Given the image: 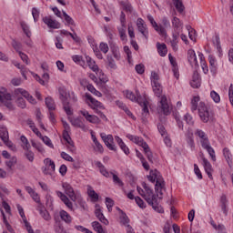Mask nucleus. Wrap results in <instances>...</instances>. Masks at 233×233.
I'll use <instances>...</instances> for the list:
<instances>
[{
	"label": "nucleus",
	"instance_id": "f257e3e1",
	"mask_svg": "<svg viewBox=\"0 0 233 233\" xmlns=\"http://www.w3.org/2000/svg\"><path fill=\"white\" fill-rule=\"evenodd\" d=\"M147 179L151 183H156L155 190L157 196H163V192H165L167 188L165 187V179H163L161 173L157 169L151 170L149 176H147Z\"/></svg>",
	"mask_w": 233,
	"mask_h": 233
},
{
	"label": "nucleus",
	"instance_id": "f03ea898",
	"mask_svg": "<svg viewBox=\"0 0 233 233\" xmlns=\"http://www.w3.org/2000/svg\"><path fill=\"white\" fill-rule=\"evenodd\" d=\"M195 136H197V137H199L202 148H204V150H207L212 161H216V151L214 150L212 146H210V140H208V136H207V133L198 128L195 130Z\"/></svg>",
	"mask_w": 233,
	"mask_h": 233
},
{
	"label": "nucleus",
	"instance_id": "7ed1b4c3",
	"mask_svg": "<svg viewBox=\"0 0 233 233\" xmlns=\"http://www.w3.org/2000/svg\"><path fill=\"white\" fill-rule=\"evenodd\" d=\"M147 195H146V201L150 205L156 212L163 214V207L157 205V196L154 195V191L151 188L146 187Z\"/></svg>",
	"mask_w": 233,
	"mask_h": 233
},
{
	"label": "nucleus",
	"instance_id": "20e7f679",
	"mask_svg": "<svg viewBox=\"0 0 233 233\" xmlns=\"http://www.w3.org/2000/svg\"><path fill=\"white\" fill-rule=\"evenodd\" d=\"M198 116L203 123H208L209 119H212V113L205 102H200L198 105Z\"/></svg>",
	"mask_w": 233,
	"mask_h": 233
},
{
	"label": "nucleus",
	"instance_id": "39448f33",
	"mask_svg": "<svg viewBox=\"0 0 233 233\" xmlns=\"http://www.w3.org/2000/svg\"><path fill=\"white\" fill-rule=\"evenodd\" d=\"M126 97L127 99H130V101H137V103L142 106L143 110V116L147 117L148 116V106L147 105V101L140 102L139 98L136 97V95H134V92L132 91H126Z\"/></svg>",
	"mask_w": 233,
	"mask_h": 233
},
{
	"label": "nucleus",
	"instance_id": "423d86ee",
	"mask_svg": "<svg viewBox=\"0 0 233 233\" xmlns=\"http://www.w3.org/2000/svg\"><path fill=\"white\" fill-rule=\"evenodd\" d=\"M60 94V100L62 101V105L64 106V110L67 116H72L74 112H72V109L70 108V102H68V95L66 92L63 90H59Z\"/></svg>",
	"mask_w": 233,
	"mask_h": 233
},
{
	"label": "nucleus",
	"instance_id": "0eeeda50",
	"mask_svg": "<svg viewBox=\"0 0 233 233\" xmlns=\"http://www.w3.org/2000/svg\"><path fill=\"white\" fill-rule=\"evenodd\" d=\"M0 103H3L9 110H14V104H12V95L0 91Z\"/></svg>",
	"mask_w": 233,
	"mask_h": 233
},
{
	"label": "nucleus",
	"instance_id": "6e6552de",
	"mask_svg": "<svg viewBox=\"0 0 233 233\" xmlns=\"http://www.w3.org/2000/svg\"><path fill=\"white\" fill-rule=\"evenodd\" d=\"M45 167L42 168L46 176H52L53 172H56V163L50 158H46L44 160Z\"/></svg>",
	"mask_w": 233,
	"mask_h": 233
},
{
	"label": "nucleus",
	"instance_id": "1a4fd4ad",
	"mask_svg": "<svg viewBox=\"0 0 233 233\" xmlns=\"http://www.w3.org/2000/svg\"><path fill=\"white\" fill-rule=\"evenodd\" d=\"M15 96H23L31 105H35L37 102L35 101V98L31 96L28 91L23 89V88H17L14 91Z\"/></svg>",
	"mask_w": 233,
	"mask_h": 233
},
{
	"label": "nucleus",
	"instance_id": "9d476101",
	"mask_svg": "<svg viewBox=\"0 0 233 233\" xmlns=\"http://www.w3.org/2000/svg\"><path fill=\"white\" fill-rule=\"evenodd\" d=\"M100 137L102 141H104L105 145L109 148V150H113L116 152L117 149L116 148V145H114V137L112 135L106 136L105 133L100 134Z\"/></svg>",
	"mask_w": 233,
	"mask_h": 233
},
{
	"label": "nucleus",
	"instance_id": "9b49d317",
	"mask_svg": "<svg viewBox=\"0 0 233 233\" xmlns=\"http://www.w3.org/2000/svg\"><path fill=\"white\" fill-rule=\"evenodd\" d=\"M137 26L138 32L142 34L143 37H145V39H148V27H147V24H145V21L142 18H137Z\"/></svg>",
	"mask_w": 233,
	"mask_h": 233
},
{
	"label": "nucleus",
	"instance_id": "f8f14e48",
	"mask_svg": "<svg viewBox=\"0 0 233 233\" xmlns=\"http://www.w3.org/2000/svg\"><path fill=\"white\" fill-rule=\"evenodd\" d=\"M160 107L165 116H168L172 112V106L168 105V101L167 100V96L165 95L161 96Z\"/></svg>",
	"mask_w": 233,
	"mask_h": 233
},
{
	"label": "nucleus",
	"instance_id": "ddd939ff",
	"mask_svg": "<svg viewBox=\"0 0 233 233\" xmlns=\"http://www.w3.org/2000/svg\"><path fill=\"white\" fill-rule=\"evenodd\" d=\"M147 19L149 23L152 25L154 30H156V32H157L159 35H167V31L165 30V28H163V25H157V23L156 22V20H154V17L152 15H148Z\"/></svg>",
	"mask_w": 233,
	"mask_h": 233
},
{
	"label": "nucleus",
	"instance_id": "4468645a",
	"mask_svg": "<svg viewBox=\"0 0 233 233\" xmlns=\"http://www.w3.org/2000/svg\"><path fill=\"white\" fill-rule=\"evenodd\" d=\"M62 187H63L66 196H68L70 198L71 201H76L77 197L76 196L74 187H72V186L70 184H68L67 182H64L62 184Z\"/></svg>",
	"mask_w": 233,
	"mask_h": 233
},
{
	"label": "nucleus",
	"instance_id": "2eb2a0df",
	"mask_svg": "<svg viewBox=\"0 0 233 233\" xmlns=\"http://www.w3.org/2000/svg\"><path fill=\"white\" fill-rule=\"evenodd\" d=\"M199 52L198 53V56H196V51L193 49H189L187 51V61L190 63V65H194L195 66H199V62L198 59H199Z\"/></svg>",
	"mask_w": 233,
	"mask_h": 233
},
{
	"label": "nucleus",
	"instance_id": "dca6fc26",
	"mask_svg": "<svg viewBox=\"0 0 233 233\" xmlns=\"http://www.w3.org/2000/svg\"><path fill=\"white\" fill-rule=\"evenodd\" d=\"M43 21L45 25L48 26V28H53V29H58L61 28V24L57 22V20L52 19L51 16H45L43 18Z\"/></svg>",
	"mask_w": 233,
	"mask_h": 233
},
{
	"label": "nucleus",
	"instance_id": "f3484780",
	"mask_svg": "<svg viewBox=\"0 0 233 233\" xmlns=\"http://www.w3.org/2000/svg\"><path fill=\"white\" fill-rule=\"evenodd\" d=\"M86 98L90 101L91 104H89L90 108L93 110H96V108H103V104L101 102L96 100V98L92 97V95L86 93Z\"/></svg>",
	"mask_w": 233,
	"mask_h": 233
},
{
	"label": "nucleus",
	"instance_id": "a211bd4d",
	"mask_svg": "<svg viewBox=\"0 0 233 233\" xmlns=\"http://www.w3.org/2000/svg\"><path fill=\"white\" fill-rule=\"evenodd\" d=\"M56 195L58 196V198H60L61 201H63V203L66 205V207H67V208H69V210H74V205L72 204V202L70 201L68 197H66V195H65V193H63L61 191H56Z\"/></svg>",
	"mask_w": 233,
	"mask_h": 233
},
{
	"label": "nucleus",
	"instance_id": "6ab92c4d",
	"mask_svg": "<svg viewBox=\"0 0 233 233\" xmlns=\"http://www.w3.org/2000/svg\"><path fill=\"white\" fill-rule=\"evenodd\" d=\"M201 158L203 161V167L205 168L206 173L208 174V177L212 179V165L210 164L208 159L205 157V155L202 154Z\"/></svg>",
	"mask_w": 233,
	"mask_h": 233
},
{
	"label": "nucleus",
	"instance_id": "aec40b11",
	"mask_svg": "<svg viewBox=\"0 0 233 233\" xmlns=\"http://www.w3.org/2000/svg\"><path fill=\"white\" fill-rule=\"evenodd\" d=\"M127 137L129 138L130 141H133V143H136V145H138V147H142V148L148 145L142 137H136L134 135H127Z\"/></svg>",
	"mask_w": 233,
	"mask_h": 233
},
{
	"label": "nucleus",
	"instance_id": "412c9836",
	"mask_svg": "<svg viewBox=\"0 0 233 233\" xmlns=\"http://www.w3.org/2000/svg\"><path fill=\"white\" fill-rule=\"evenodd\" d=\"M192 88H199L201 86V79L199 78V74L198 71L193 73L192 81L190 83Z\"/></svg>",
	"mask_w": 233,
	"mask_h": 233
},
{
	"label": "nucleus",
	"instance_id": "4be33fe9",
	"mask_svg": "<svg viewBox=\"0 0 233 233\" xmlns=\"http://www.w3.org/2000/svg\"><path fill=\"white\" fill-rule=\"evenodd\" d=\"M86 62L87 63V66H89L90 70L93 72H99V66L96 65V61H94L92 57L86 56Z\"/></svg>",
	"mask_w": 233,
	"mask_h": 233
},
{
	"label": "nucleus",
	"instance_id": "5701e85b",
	"mask_svg": "<svg viewBox=\"0 0 233 233\" xmlns=\"http://www.w3.org/2000/svg\"><path fill=\"white\" fill-rule=\"evenodd\" d=\"M115 140L116 141L117 145L120 147L121 150L128 156L130 154V149H128V147H127V144L123 142V139H121L119 137H115Z\"/></svg>",
	"mask_w": 233,
	"mask_h": 233
},
{
	"label": "nucleus",
	"instance_id": "b1692460",
	"mask_svg": "<svg viewBox=\"0 0 233 233\" xmlns=\"http://www.w3.org/2000/svg\"><path fill=\"white\" fill-rule=\"evenodd\" d=\"M95 165L99 168V172L100 174H102V176H104L105 177H110V173H108L106 167H105V165H103V163H101L100 161H96L95 162Z\"/></svg>",
	"mask_w": 233,
	"mask_h": 233
},
{
	"label": "nucleus",
	"instance_id": "393cba45",
	"mask_svg": "<svg viewBox=\"0 0 233 233\" xmlns=\"http://www.w3.org/2000/svg\"><path fill=\"white\" fill-rule=\"evenodd\" d=\"M198 61L200 63L201 68L204 72V74L208 73V66H207V62L205 61V56H203V53H198Z\"/></svg>",
	"mask_w": 233,
	"mask_h": 233
},
{
	"label": "nucleus",
	"instance_id": "a878e982",
	"mask_svg": "<svg viewBox=\"0 0 233 233\" xmlns=\"http://www.w3.org/2000/svg\"><path fill=\"white\" fill-rule=\"evenodd\" d=\"M59 216H60L62 221H65V223H66L67 225H70V223H72V216H70V214H68V212H66L65 210H61L59 212Z\"/></svg>",
	"mask_w": 233,
	"mask_h": 233
},
{
	"label": "nucleus",
	"instance_id": "bb28decb",
	"mask_svg": "<svg viewBox=\"0 0 233 233\" xmlns=\"http://www.w3.org/2000/svg\"><path fill=\"white\" fill-rule=\"evenodd\" d=\"M91 137L93 139V143H95V150L96 152H99V154H103V152H105V149H103V145H101V143H99V141L97 140V137H96V136L94 134H91Z\"/></svg>",
	"mask_w": 233,
	"mask_h": 233
},
{
	"label": "nucleus",
	"instance_id": "cd10ccee",
	"mask_svg": "<svg viewBox=\"0 0 233 233\" xmlns=\"http://www.w3.org/2000/svg\"><path fill=\"white\" fill-rule=\"evenodd\" d=\"M95 214H96V217L97 218V219H99V221H101V223H103L104 225H108V219H106V218H105V215H103V212H101L100 208H96L95 210Z\"/></svg>",
	"mask_w": 233,
	"mask_h": 233
},
{
	"label": "nucleus",
	"instance_id": "c85d7f7f",
	"mask_svg": "<svg viewBox=\"0 0 233 233\" xmlns=\"http://www.w3.org/2000/svg\"><path fill=\"white\" fill-rule=\"evenodd\" d=\"M224 157L229 167H232V153H230V149L228 147H225L223 149Z\"/></svg>",
	"mask_w": 233,
	"mask_h": 233
},
{
	"label": "nucleus",
	"instance_id": "c756f323",
	"mask_svg": "<svg viewBox=\"0 0 233 233\" xmlns=\"http://www.w3.org/2000/svg\"><path fill=\"white\" fill-rule=\"evenodd\" d=\"M173 5L178 14H183L185 12V5H183V1L181 0H173Z\"/></svg>",
	"mask_w": 233,
	"mask_h": 233
},
{
	"label": "nucleus",
	"instance_id": "7c9ffc66",
	"mask_svg": "<svg viewBox=\"0 0 233 233\" xmlns=\"http://www.w3.org/2000/svg\"><path fill=\"white\" fill-rule=\"evenodd\" d=\"M152 86H153V91L157 96V97H161V95L163 94V86H161V84L158 82V83L152 84Z\"/></svg>",
	"mask_w": 233,
	"mask_h": 233
},
{
	"label": "nucleus",
	"instance_id": "2f4dec72",
	"mask_svg": "<svg viewBox=\"0 0 233 233\" xmlns=\"http://www.w3.org/2000/svg\"><path fill=\"white\" fill-rule=\"evenodd\" d=\"M157 47L159 56H161V57H165V56H167V52H168V50L167 49V45L157 43Z\"/></svg>",
	"mask_w": 233,
	"mask_h": 233
},
{
	"label": "nucleus",
	"instance_id": "473e14b6",
	"mask_svg": "<svg viewBox=\"0 0 233 233\" xmlns=\"http://www.w3.org/2000/svg\"><path fill=\"white\" fill-rule=\"evenodd\" d=\"M142 187H143L144 190H143V188H141L139 187H137V190L138 194L140 196H142V198H144V199L147 200V188H150V187H147V183H145V182L142 183Z\"/></svg>",
	"mask_w": 233,
	"mask_h": 233
},
{
	"label": "nucleus",
	"instance_id": "72a5a7b5",
	"mask_svg": "<svg viewBox=\"0 0 233 233\" xmlns=\"http://www.w3.org/2000/svg\"><path fill=\"white\" fill-rule=\"evenodd\" d=\"M87 194L94 203H96V201L99 200V195L96 193V191L92 189V187H89L87 189Z\"/></svg>",
	"mask_w": 233,
	"mask_h": 233
},
{
	"label": "nucleus",
	"instance_id": "f704fd0d",
	"mask_svg": "<svg viewBox=\"0 0 233 233\" xmlns=\"http://www.w3.org/2000/svg\"><path fill=\"white\" fill-rule=\"evenodd\" d=\"M143 149H144V152L148 159V162L154 163V155L152 154V151L150 150L148 144L147 145V147H144Z\"/></svg>",
	"mask_w": 233,
	"mask_h": 233
},
{
	"label": "nucleus",
	"instance_id": "c9c22d12",
	"mask_svg": "<svg viewBox=\"0 0 233 233\" xmlns=\"http://www.w3.org/2000/svg\"><path fill=\"white\" fill-rule=\"evenodd\" d=\"M46 105L49 112H53V110H56V102H54V99L52 97L46 98Z\"/></svg>",
	"mask_w": 233,
	"mask_h": 233
},
{
	"label": "nucleus",
	"instance_id": "e433bc0d",
	"mask_svg": "<svg viewBox=\"0 0 233 233\" xmlns=\"http://www.w3.org/2000/svg\"><path fill=\"white\" fill-rule=\"evenodd\" d=\"M0 138L2 141H7L9 139L8 129L5 127H0Z\"/></svg>",
	"mask_w": 233,
	"mask_h": 233
},
{
	"label": "nucleus",
	"instance_id": "4c0bfd02",
	"mask_svg": "<svg viewBox=\"0 0 233 233\" xmlns=\"http://www.w3.org/2000/svg\"><path fill=\"white\" fill-rule=\"evenodd\" d=\"M71 124L73 127H76L77 128H81L82 130H85L86 128V126L83 124V121L79 118H75L71 120Z\"/></svg>",
	"mask_w": 233,
	"mask_h": 233
},
{
	"label": "nucleus",
	"instance_id": "58836bf2",
	"mask_svg": "<svg viewBox=\"0 0 233 233\" xmlns=\"http://www.w3.org/2000/svg\"><path fill=\"white\" fill-rule=\"evenodd\" d=\"M40 215L46 221H50L52 219V217H50V213L47 212L43 206H40Z\"/></svg>",
	"mask_w": 233,
	"mask_h": 233
},
{
	"label": "nucleus",
	"instance_id": "ea45409f",
	"mask_svg": "<svg viewBox=\"0 0 233 233\" xmlns=\"http://www.w3.org/2000/svg\"><path fill=\"white\" fill-rule=\"evenodd\" d=\"M20 25L24 34H25L26 37H31L32 32L30 31V27L28 26V25H26V23L25 22H20Z\"/></svg>",
	"mask_w": 233,
	"mask_h": 233
},
{
	"label": "nucleus",
	"instance_id": "a19ab883",
	"mask_svg": "<svg viewBox=\"0 0 233 233\" xmlns=\"http://www.w3.org/2000/svg\"><path fill=\"white\" fill-rule=\"evenodd\" d=\"M5 165L9 168V170H13L14 167H15V165H17V157H13L10 158V160H6Z\"/></svg>",
	"mask_w": 233,
	"mask_h": 233
},
{
	"label": "nucleus",
	"instance_id": "79ce46f5",
	"mask_svg": "<svg viewBox=\"0 0 233 233\" xmlns=\"http://www.w3.org/2000/svg\"><path fill=\"white\" fill-rule=\"evenodd\" d=\"M177 39H179V33L173 35V39L171 40V46L174 50V52H177Z\"/></svg>",
	"mask_w": 233,
	"mask_h": 233
},
{
	"label": "nucleus",
	"instance_id": "37998d69",
	"mask_svg": "<svg viewBox=\"0 0 233 233\" xmlns=\"http://www.w3.org/2000/svg\"><path fill=\"white\" fill-rule=\"evenodd\" d=\"M54 230L56 233H66L65 231V227L63 226V224L59 221L56 222L54 225Z\"/></svg>",
	"mask_w": 233,
	"mask_h": 233
},
{
	"label": "nucleus",
	"instance_id": "c03bdc74",
	"mask_svg": "<svg viewBox=\"0 0 233 233\" xmlns=\"http://www.w3.org/2000/svg\"><path fill=\"white\" fill-rule=\"evenodd\" d=\"M120 222L122 223V225H124L125 228H128V227H130L128 225V223H130V220L128 219V217L127 216V214L125 212H122L121 216H120Z\"/></svg>",
	"mask_w": 233,
	"mask_h": 233
},
{
	"label": "nucleus",
	"instance_id": "a18cd8bd",
	"mask_svg": "<svg viewBox=\"0 0 233 233\" xmlns=\"http://www.w3.org/2000/svg\"><path fill=\"white\" fill-rule=\"evenodd\" d=\"M192 136H193L192 132L187 133V143L188 147H190V148L194 150V148H196V144L194 143V137H192Z\"/></svg>",
	"mask_w": 233,
	"mask_h": 233
},
{
	"label": "nucleus",
	"instance_id": "49530a36",
	"mask_svg": "<svg viewBox=\"0 0 233 233\" xmlns=\"http://www.w3.org/2000/svg\"><path fill=\"white\" fill-rule=\"evenodd\" d=\"M86 121L93 123L94 125H99V123H101V119H99L96 115H89Z\"/></svg>",
	"mask_w": 233,
	"mask_h": 233
},
{
	"label": "nucleus",
	"instance_id": "de8ad7c7",
	"mask_svg": "<svg viewBox=\"0 0 233 233\" xmlns=\"http://www.w3.org/2000/svg\"><path fill=\"white\" fill-rule=\"evenodd\" d=\"M72 59L75 63H78L80 66H85V60H83V56L79 55H75L72 56Z\"/></svg>",
	"mask_w": 233,
	"mask_h": 233
},
{
	"label": "nucleus",
	"instance_id": "09e8293b",
	"mask_svg": "<svg viewBox=\"0 0 233 233\" xmlns=\"http://www.w3.org/2000/svg\"><path fill=\"white\" fill-rule=\"evenodd\" d=\"M17 97L16 105L20 108H26V102L25 101L24 97H21V96H15Z\"/></svg>",
	"mask_w": 233,
	"mask_h": 233
},
{
	"label": "nucleus",
	"instance_id": "8fccbe9b",
	"mask_svg": "<svg viewBox=\"0 0 233 233\" xmlns=\"http://www.w3.org/2000/svg\"><path fill=\"white\" fill-rule=\"evenodd\" d=\"M158 26H162V28H164V30L167 32V28H170V21H168V18L164 16L161 19V25H159Z\"/></svg>",
	"mask_w": 233,
	"mask_h": 233
},
{
	"label": "nucleus",
	"instance_id": "3c124183",
	"mask_svg": "<svg viewBox=\"0 0 233 233\" xmlns=\"http://www.w3.org/2000/svg\"><path fill=\"white\" fill-rule=\"evenodd\" d=\"M107 65L109 67L112 68V70L117 69V65H116V61L110 56H107Z\"/></svg>",
	"mask_w": 233,
	"mask_h": 233
},
{
	"label": "nucleus",
	"instance_id": "603ef678",
	"mask_svg": "<svg viewBox=\"0 0 233 233\" xmlns=\"http://www.w3.org/2000/svg\"><path fill=\"white\" fill-rule=\"evenodd\" d=\"M31 145L34 148H36L41 154L45 153V148L43 147V145L35 142L34 140L31 141Z\"/></svg>",
	"mask_w": 233,
	"mask_h": 233
},
{
	"label": "nucleus",
	"instance_id": "864d4df0",
	"mask_svg": "<svg viewBox=\"0 0 233 233\" xmlns=\"http://www.w3.org/2000/svg\"><path fill=\"white\" fill-rule=\"evenodd\" d=\"M20 140L23 142V148L25 150H30V143L28 142V139L25 136H21Z\"/></svg>",
	"mask_w": 233,
	"mask_h": 233
},
{
	"label": "nucleus",
	"instance_id": "5fc2aeb1",
	"mask_svg": "<svg viewBox=\"0 0 233 233\" xmlns=\"http://www.w3.org/2000/svg\"><path fill=\"white\" fill-rule=\"evenodd\" d=\"M198 103H199V96H194L191 100V110L193 112L198 110Z\"/></svg>",
	"mask_w": 233,
	"mask_h": 233
},
{
	"label": "nucleus",
	"instance_id": "6e6d98bb",
	"mask_svg": "<svg viewBox=\"0 0 233 233\" xmlns=\"http://www.w3.org/2000/svg\"><path fill=\"white\" fill-rule=\"evenodd\" d=\"M125 28H126V25L118 28L120 39L122 41H126L127 40V30Z\"/></svg>",
	"mask_w": 233,
	"mask_h": 233
},
{
	"label": "nucleus",
	"instance_id": "4d7b16f0",
	"mask_svg": "<svg viewBox=\"0 0 233 233\" xmlns=\"http://www.w3.org/2000/svg\"><path fill=\"white\" fill-rule=\"evenodd\" d=\"M63 15H64V19L67 23V25H72L73 26L76 25V23L74 22V19H72L70 17V15H68V14H66V12L63 11Z\"/></svg>",
	"mask_w": 233,
	"mask_h": 233
},
{
	"label": "nucleus",
	"instance_id": "13d9d810",
	"mask_svg": "<svg viewBox=\"0 0 233 233\" xmlns=\"http://www.w3.org/2000/svg\"><path fill=\"white\" fill-rule=\"evenodd\" d=\"M113 56L116 61H119L121 59V55L119 54V47H113L111 48Z\"/></svg>",
	"mask_w": 233,
	"mask_h": 233
},
{
	"label": "nucleus",
	"instance_id": "bf43d9fd",
	"mask_svg": "<svg viewBox=\"0 0 233 233\" xmlns=\"http://www.w3.org/2000/svg\"><path fill=\"white\" fill-rule=\"evenodd\" d=\"M210 96L215 103H219V101H221V96H219V94L216 91H211Z\"/></svg>",
	"mask_w": 233,
	"mask_h": 233
},
{
	"label": "nucleus",
	"instance_id": "052dcab7",
	"mask_svg": "<svg viewBox=\"0 0 233 233\" xmlns=\"http://www.w3.org/2000/svg\"><path fill=\"white\" fill-rule=\"evenodd\" d=\"M172 25L174 26V28H176L177 30V28H179L180 26H183V24L181 23V20H179V18L177 17H173L172 20Z\"/></svg>",
	"mask_w": 233,
	"mask_h": 233
},
{
	"label": "nucleus",
	"instance_id": "680f3d73",
	"mask_svg": "<svg viewBox=\"0 0 233 233\" xmlns=\"http://www.w3.org/2000/svg\"><path fill=\"white\" fill-rule=\"evenodd\" d=\"M40 138L42 139L43 143H45V145H46L50 148H54V144H52V140H50L48 137L42 136Z\"/></svg>",
	"mask_w": 233,
	"mask_h": 233
},
{
	"label": "nucleus",
	"instance_id": "e2e57ef3",
	"mask_svg": "<svg viewBox=\"0 0 233 233\" xmlns=\"http://www.w3.org/2000/svg\"><path fill=\"white\" fill-rule=\"evenodd\" d=\"M135 201H136L137 205L140 208H147V204H145V201H143V199H141V198L136 197V198H135Z\"/></svg>",
	"mask_w": 233,
	"mask_h": 233
},
{
	"label": "nucleus",
	"instance_id": "0e129e2a",
	"mask_svg": "<svg viewBox=\"0 0 233 233\" xmlns=\"http://www.w3.org/2000/svg\"><path fill=\"white\" fill-rule=\"evenodd\" d=\"M151 83L152 85H156V83H159V75L156 72L151 73Z\"/></svg>",
	"mask_w": 233,
	"mask_h": 233
},
{
	"label": "nucleus",
	"instance_id": "69168bd1",
	"mask_svg": "<svg viewBox=\"0 0 233 233\" xmlns=\"http://www.w3.org/2000/svg\"><path fill=\"white\" fill-rule=\"evenodd\" d=\"M106 205L108 212H112V207H114V201L110 198H106Z\"/></svg>",
	"mask_w": 233,
	"mask_h": 233
},
{
	"label": "nucleus",
	"instance_id": "338daca9",
	"mask_svg": "<svg viewBox=\"0 0 233 233\" xmlns=\"http://www.w3.org/2000/svg\"><path fill=\"white\" fill-rule=\"evenodd\" d=\"M25 156L26 157V159H28V161H30V163L34 162V152L30 151V149L26 150V152L25 153Z\"/></svg>",
	"mask_w": 233,
	"mask_h": 233
},
{
	"label": "nucleus",
	"instance_id": "774afa93",
	"mask_svg": "<svg viewBox=\"0 0 233 233\" xmlns=\"http://www.w3.org/2000/svg\"><path fill=\"white\" fill-rule=\"evenodd\" d=\"M228 97H229L230 104L233 106V85L232 84L230 85L228 89Z\"/></svg>",
	"mask_w": 233,
	"mask_h": 233
}]
</instances>
